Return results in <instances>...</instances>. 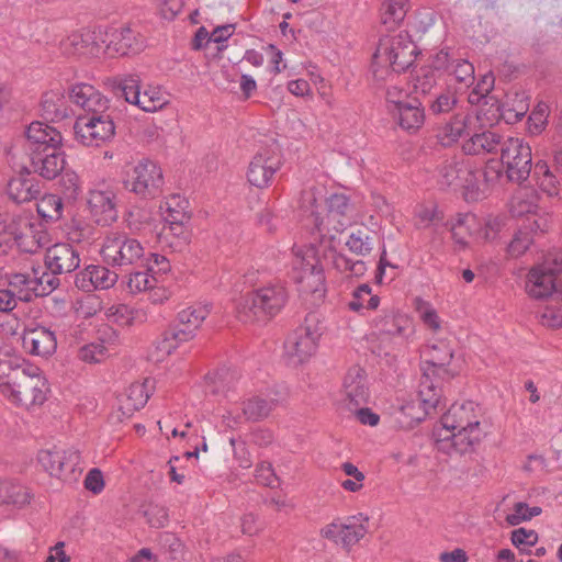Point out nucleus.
<instances>
[{
	"label": "nucleus",
	"mask_w": 562,
	"mask_h": 562,
	"mask_svg": "<svg viewBox=\"0 0 562 562\" xmlns=\"http://www.w3.org/2000/svg\"><path fill=\"white\" fill-rule=\"evenodd\" d=\"M440 423L446 434H438L437 448L447 453L451 450L467 453L485 437L480 424L477 405L471 401L451 405L442 415Z\"/></svg>",
	"instance_id": "1"
},
{
	"label": "nucleus",
	"mask_w": 562,
	"mask_h": 562,
	"mask_svg": "<svg viewBox=\"0 0 562 562\" xmlns=\"http://www.w3.org/2000/svg\"><path fill=\"white\" fill-rule=\"evenodd\" d=\"M286 301L285 286L280 282L270 283L240 297L237 317L243 323H265L278 314Z\"/></svg>",
	"instance_id": "2"
},
{
	"label": "nucleus",
	"mask_w": 562,
	"mask_h": 562,
	"mask_svg": "<svg viewBox=\"0 0 562 562\" xmlns=\"http://www.w3.org/2000/svg\"><path fill=\"white\" fill-rule=\"evenodd\" d=\"M428 359L422 364L420 394L425 402L434 405L442 393V382L459 374L457 369H448L453 358L452 349L445 342L432 345L427 350Z\"/></svg>",
	"instance_id": "3"
},
{
	"label": "nucleus",
	"mask_w": 562,
	"mask_h": 562,
	"mask_svg": "<svg viewBox=\"0 0 562 562\" xmlns=\"http://www.w3.org/2000/svg\"><path fill=\"white\" fill-rule=\"evenodd\" d=\"M100 252L106 265L123 270L142 263L145 257L142 243L123 232L108 234Z\"/></svg>",
	"instance_id": "4"
},
{
	"label": "nucleus",
	"mask_w": 562,
	"mask_h": 562,
	"mask_svg": "<svg viewBox=\"0 0 562 562\" xmlns=\"http://www.w3.org/2000/svg\"><path fill=\"white\" fill-rule=\"evenodd\" d=\"M416 45L405 32L380 38L373 55V63L392 68L394 72H403L415 60Z\"/></svg>",
	"instance_id": "5"
},
{
	"label": "nucleus",
	"mask_w": 562,
	"mask_h": 562,
	"mask_svg": "<svg viewBox=\"0 0 562 562\" xmlns=\"http://www.w3.org/2000/svg\"><path fill=\"white\" fill-rule=\"evenodd\" d=\"M527 293L536 300H543L553 293H562V254L548 256L530 269L526 281Z\"/></svg>",
	"instance_id": "6"
},
{
	"label": "nucleus",
	"mask_w": 562,
	"mask_h": 562,
	"mask_svg": "<svg viewBox=\"0 0 562 562\" xmlns=\"http://www.w3.org/2000/svg\"><path fill=\"white\" fill-rule=\"evenodd\" d=\"M321 336L318 316L315 313H308L304 323L286 339V355L296 363H303L316 352Z\"/></svg>",
	"instance_id": "7"
},
{
	"label": "nucleus",
	"mask_w": 562,
	"mask_h": 562,
	"mask_svg": "<svg viewBox=\"0 0 562 562\" xmlns=\"http://www.w3.org/2000/svg\"><path fill=\"white\" fill-rule=\"evenodd\" d=\"M501 161L506 168L507 179L521 183L528 179L531 171V147L521 138L508 137L502 144Z\"/></svg>",
	"instance_id": "8"
},
{
	"label": "nucleus",
	"mask_w": 562,
	"mask_h": 562,
	"mask_svg": "<svg viewBox=\"0 0 562 562\" xmlns=\"http://www.w3.org/2000/svg\"><path fill=\"white\" fill-rule=\"evenodd\" d=\"M13 384L7 390L5 396L18 405L30 409L40 406L46 401L48 392L47 381L40 373L18 372L13 376Z\"/></svg>",
	"instance_id": "9"
},
{
	"label": "nucleus",
	"mask_w": 562,
	"mask_h": 562,
	"mask_svg": "<svg viewBox=\"0 0 562 562\" xmlns=\"http://www.w3.org/2000/svg\"><path fill=\"white\" fill-rule=\"evenodd\" d=\"M164 177L161 168L151 160H142L134 168L124 186L143 199H154L161 193Z\"/></svg>",
	"instance_id": "10"
},
{
	"label": "nucleus",
	"mask_w": 562,
	"mask_h": 562,
	"mask_svg": "<svg viewBox=\"0 0 562 562\" xmlns=\"http://www.w3.org/2000/svg\"><path fill=\"white\" fill-rule=\"evenodd\" d=\"M76 139L83 146L99 147L115 135V124L111 114L79 116L74 125Z\"/></svg>",
	"instance_id": "11"
},
{
	"label": "nucleus",
	"mask_w": 562,
	"mask_h": 562,
	"mask_svg": "<svg viewBox=\"0 0 562 562\" xmlns=\"http://www.w3.org/2000/svg\"><path fill=\"white\" fill-rule=\"evenodd\" d=\"M293 269L296 271L295 282L304 294H316L321 297L325 292V276L318 259L313 250L304 255H296L293 261Z\"/></svg>",
	"instance_id": "12"
},
{
	"label": "nucleus",
	"mask_w": 562,
	"mask_h": 562,
	"mask_svg": "<svg viewBox=\"0 0 562 562\" xmlns=\"http://www.w3.org/2000/svg\"><path fill=\"white\" fill-rule=\"evenodd\" d=\"M440 183L446 187H461L472 194L483 191L469 159L451 157L439 168Z\"/></svg>",
	"instance_id": "13"
},
{
	"label": "nucleus",
	"mask_w": 562,
	"mask_h": 562,
	"mask_svg": "<svg viewBox=\"0 0 562 562\" xmlns=\"http://www.w3.org/2000/svg\"><path fill=\"white\" fill-rule=\"evenodd\" d=\"M327 212L324 216H316V231L342 232L351 222L352 205L344 193L331 194L326 200Z\"/></svg>",
	"instance_id": "14"
},
{
	"label": "nucleus",
	"mask_w": 562,
	"mask_h": 562,
	"mask_svg": "<svg viewBox=\"0 0 562 562\" xmlns=\"http://www.w3.org/2000/svg\"><path fill=\"white\" fill-rule=\"evenodd\" d=\"M280 167L281 157L279 151L270 147L262 148L252 157L249 164L248 181L259 189L267 188Z\"/></svg>",
	"instance_id": "15"
},
{
	"label": "nucleus",
	"mask_w": 562,
	"mask_h": 562,
	"mask_svg": "<svg viewBox=\"0 0 562 562\" xmlns=\"http://www.w3.org/2000/svg\"><path fill=\"white\" fill-rule=\"evenodd\" d=\"M68 95L75 104L86 112L83 116L110 114L109 99L91 85H75L69 89Z\"/></svg>",
	"instance_id": "16"
},
{
	"label": "nucleus",
	"mask_w": 562,
	"mask_h": 562,
	"mask_svg": "<svg viewBox=\"0 0 562 562\" xmlns=\"http://www.w3.org/2000/svg\"><path fill=\"white\" fill-rule=\"evenodd\" d=\"M38 463L52 476L61 477L66 472H74L80 462V452L69 449L63 450L57 447L41 450L37 456Z\"/></svg>",
	"instance_id": "17"
},
{
	"label": "nucleus",
	"mask_w": 562,
	"mask_h": 562,
	"mask_svg": "<svg viewBox=\"0 0 562 562\" xmlns=\"http://www.w3.org/2000/svg\"><path fill=\"white\" fill-rule=\"evenodd\" d=\"M29 155L32 171L44 179L53 180L65 169L66 159L61 146L33 150Z\"/></svg>",
	"instance_id": "18"
},
{
	"label": "nucleus",
	"mask_w": 562,
	"mask_h": 562,
	"mask_svg": "<svg viewBox=\"0 0 562 562\" xmlns=\"http://www.w3.org/2000/svg\"><path fill=\"white\" fill-rule=\"evenodd\" d=\"M80 265L78 250L66 243H58L46 250V269L55 273H70Z\"/></svg>",
	"instance_id": "19"
},
{
	"label": "nucleus",
	"mask_w": 562,
	"mask_h": 562,
	"mask_svg": "<svg viewBox=\"0 0 562 562\" xmlns=\"http://www.w3.org/2000/svg\"><path fill=\"white\" fill-rule=\"evenodd\" d=\"M442 393L439 392V398L434 405L425 402V396L420 394L418 389V400L408 402L400 407L395 416L396 425L402 429H412L422 423L431 411H436L441 404Z\"/></svg>",
	"instance_id": "20"
},
{
	"label": "nucleus",
	"mask_w": 562,
	"mask_h": 562,
	"mask_svg": "<svg viewBox=\"0 0 562 562\" xmlns=\"http://www.w3.org/2000/svg\"><path fill=\"white\" fill-rule=\"evenodd\" d=\"M88 205L91 215L99 225L108 226L117 220L115 194L112 191H90Z\"/></svg>",
	"instance_id": "21"
},
{
	"label": "nucleus",
	"mask_w": 562,
	"mask_h": 562,
	"mask_svg": "<svg viewBox=\"0 0 562 562\" xmlns=\"http://www.w3.org/2000/svg\"><path fill=\"white\" fill-rule=\"evenodd\" d=\"M342 389L349 404L355 407L367 404L370 393L364 369L360 366L350 367L344 378Z\"/></svg>",
	"instance_id": "22"
},
{
	"label": "nucleus",
	"mask_w": 562,
	"mask_h": 562,
	"mask_svg": "<svg viewBox=\"0 0 562 562\" xmlns=\"http://www.w3.org/2000/svg\"><path fill=\"white\" fill-rule=\"evenodd\" d=\"M106 43L105 53L109 55L117 54L121 56L130 53H137L142 48V43L137 40L135 32L128 26L112 27L105 32Z\"/></svg>",
	"instance_id": "23"
},
{
	"label": "nucleus",
	"mask_w": 562,
	"mask_h": 562,
	"mask_svg": "<svg viewBox=\"0 0 562 562\" xmlns=\"http://www.w3.org/2000/svg\"><path fill=\"white\" fill-rule=\"evenodd\" d=\"M390 114L402 130L409 133L418 131L425 122V110L415 97L400 108L390 109Z\"/></svg>",
	"instance_id": "24"
},
{
	"label": "nucleus",
	"mask_w": 562,
	"mask_h": 562,
	"mask_svg": "<svg viewBox=\"0 0 562 562\" xmlns=\"http://www.w3.org/2000/svg\"><path fill=\"white\" fill-rule=\"evenodd\" d=\"M27 150L46 149V147L61 146L63 137L59 131L43 122H32L26 132Z\"/></svg>",
	"instance_id": "25"
},
{
	"label": "nucleus",
	"mask_w": 562,
	"mask_h": 562,
	"mask_svg": "<svg viewBox=\"0 0 562 562\" xmlns=\"http://www.w3.org/2000/svg\"><path fill=\"white\" fill-rule=\"evenodd\" d=\"M381 335L391 338L407 339L414 333L411 318L398 312H391L381 317L375 324Z\"/></svg>",
	"instance_id": "26"
},
{
	"label": "nucleus",
	"mask_w": 562,
	"mask_h": 562,
	"mask_svg": "<svg viewBox=\"0 0 562 562\" xmlns=\"http://www.w3.org/2000/svg\"><path fill=\"white\" fill-rule=\"evenodd\" d=\"M148 380H145L143 383H133L125 391V393L120 398V407L117 419L122 420L121 417L128 418L134 412L143 408L149 398L147 384Z\"/></svg>",
	"instance_id": "27"
},
{
	"label": "nucleus",
	"mask_w": 562,
	"mask_h": 562,
	"mask_svg": "<svg viewBox=\"0 0 562 562\" xmlns=\"http://www.w3.org/2000/svg\"><path fill=\"white\" fill-rule=\"evenodd\" d=\"M22 341L23 346L29 349L31 353L37 356H48L56 349V338L54 334L44 327L25 331Z\"/></svg>",
	"instance_id": "28"
},
{
	"label": "nucleus",
	"mask_w": 562,
	"mask_h": 562,
	"mask_svg": "<svg viewBox=\"0 0 562 562\" xmlns=\"http://www.w3.org/2000/svg\"><path fill=\"white\" fill-rule=\"evenodd\" d=\"M42 116L58 122L69 116V108L65 94L60 90H50L43 94L41 101Z\"/></svg>",
	"instance_id": "29"
},
{
	"label": "nucleus",
	"mask_w": 562,
	"mask_h": 562,
	"mask_svg": "<svg viewBox=\"0 0 562 562\" xmlns=\"http://www.w3.org/2000/svg\"><path fill=\"white\" fill-rule=\"evenodd\" d=\"M502 144L501 135L492 131H485L474 134L462 145V149L465 155H484L497 153L498 148H502Z\"/></svg>",
	"instance_id": "30"
},
{
	"label": "nucleus",
	"mask_w": 562,
	"mask_h": 562,
	"mask_svg": "<svg viewBox=\"0 0 562 562\" xmlns=\"http://www.w3.org/2000/svg\"><path fill=\"white\" fill-rule=\"evenodd\" d=\"M40 193L36 181L23 175L12 178L8 183V194L18 204L37 199Z\"/></svg>",
	"instance_id": "31"
},
{
	"label": "nucleus",
	"mask_w": 562,
	"mask_h": 562,
	"mask_svg": "<svg viewBox=\"0 0 562 562\" xmlns=\"http://www.w3.org/2000/svg\"><path fill=\"white\" fill-rule=\"evenodd\" d=\"M274 401L261 395H254L241 403L244 420L259 422L269 416L274 408Z\"/></svg>",
	"instance_id": "32"
},
{
	"label": "nucleus",
	"mask_w": 562,
	"mask_h": 562,
	"mask_svg": "<svg viewBox=\"0 0 562 562\" xmlns=\"http://www.w3.org/2000/svg\"><path fill=\"white\" fill-rule=\"evenodd\" d=\"M194 333L179 324L165 330L157 341V349L164 355H170L182 342L191 340Z\"/></svg>",
	"instance_id": "33"
},
{
	"label": "nucleus",
	"mask_w": 562,
	"mask_h": 562,
	"mask_svg": "<svg viewBox=\"0 0 562 562\" xmlns=\"http://www.w3.org/2000/svg\"><path fill=\"white\" fill-rule=\"evenodd\" d=\"M369 518L363 514L353 516L347 519L346 524H341L344 531L341 532V546L349 550L367 533V527L364 522H368Z\"/></svg>",
	"instance_id": "34"
},
{
	"label": "nucleus",
	"mask_w": 562,
	"mask_h": 562,
	"mask_svg": "<svg viewBox=\"0 0 562 562\" xmlns=\"http://www.w3.org/2000/svg\"><path fill=\"white\" fill-rule=\"evenodd\" d=\"M8 284L12 288L16 297L22 301L29 302L35 296V281L34 272L32 273H7Z\"/></svg>",
	"instance_id": "35"
},
{
	"label": "nucleus",
	"mask_w": 562,
	"mask_h": 562,
	"mask_svg": "<svg viewBox=\"0 0 562 562\" xmlns=\"http://www.w3.org/2000/svg\"><path fill=\"white\" fill-rule=\"evenodd\" d=\"M112 86L125 101L131 104L139 102V77L137 75H124L112 79Z\"/></svg>",
	"instance_id": "36"
},
{
	"label": "nucleus",
	"mask_w": 562,
	"mask_h": 562,
	"mask_svg": "<svg viewBox=\"0 0 562 562\" xmlns=\"http://www.w3.org/2000/svg\"><path fill=\"white\" fill-rule=\"evenodd\" d=\"M95 37L93 34L87 33H72L67 36L60 43V48L63 53L67 55H83V54H94L93 48L88 50V45L94 43Z\"/></svg>",
	"instance_id": "37"
},
{
	"label": "nucleus",
	"mask_w": 562,
	"mask_h": 562,
	"mask_svg": "<svg viewBox=\"0 0 562 562\" xmlns=\"http://www.w3.org/2000/svg\"><path fill=\"white\" fill-rule=\"evenodd\" d=\"M26 503H29V492L24 486L11 481L0 483V504L23 506Z\"/></svg>",
	"instance_id": "38"
},
{
	"label": "nucleus",
	"mask_w": 562,
	"mask_h": 562,
	"mask_svg": "<svg viewBox=\"0 0 562 562\" xmlns=\"http://www.w3.org/2000/svg\"><path fill=\"white\" fill-rule=\"evenodd\" d=\"M210 313L211 310L207 305L190 306L179 312L178 323L195 334Z\"/></svg>",
	"instance_id": "39"
},
{
	"label": "nucleus",
	"mask_w": 562,
	"mask_h": 562,
	"mask_svg": "<svg viewBox=\"0 0 562 562\" xmlns=\"http://www.w3.org/2000/svg\"><path fill=\"white\" fill-rule=\"evenodd\" d=\"M408 10V0H384L381 8L382 23L393 27L401 23Z\"/></svg>",
	"instance_id": "40"
},
{
	"label": "nucleus",
	"mask_w": 562,
	"mask_h": 562,
	"mask_svg": "<svg viewBox=\"0 0 562 562\" xmlns=\"http://www.w3.org/2000/svg\"><path fill=\"white\" fill-rule=\"evenodd\" d=\"M166 206L165 221L169 225V229L182 232V226L190 221V216L186 212L187 201H177V198L172 196L166 202Z\"/></svg>",
	"instance_id": "41"
},
{
	"label": "nucleus",
	"mask_w": 562,
	"mask_h": 562,
	"mask_svg": "<svg viewBox=\"0 0 562 562\" xmlns=\"http://www.w3.org/2000/svg\"><path fill=\"white\" fill-rule=\"evenodd\" d=\"M380 299L371 294V288L368 284L359 285L352 293V299L348 303L351 311L360 312L362 310H375L379 306Z\"/></svg>",
	"instance_id": "42"
},
{
	"label": "nucleus",
	"mask_w": 562,
	"mask_h": 562,
	"mask_svg": "<svg viewBox=\"0 0 562 562\" xmlns=\"http://www.w3.org/2000/svg\"><path fill=\"white\" fill-rule=\"evenodd\" d=\"M38 215L46 221H58L63 214L61 198L56 194H47L37 203Z\"/></svg>",
	"instance_id": "43"
},
{
	"label": "nucleus",
	"mask_w": 562,
	"mask_h": 562,
	"mask_svg": "<svg viewBox=\"0 0 562 562\" xmlns=\"http://www.w3.org/2000/svg\"><path fill=\"white\" fill-rule=\"evenodd\" d=\"M35 296H45L52 293L60 284L57 278L58 273L52 271H42L41 268H34Z\"/></svg>",
	"instance_id": "44"
},
{
	"label": "nucleus",
	"mask_w": 562,
	"mask_h": 562,
	"mask_svg": "<svg viewBox=\"0 0 562 562\" xmlns=\"http://www.w3.org/2000/svg\"><path fill=\"white\" fill-rule=\"evenodd\" d=\"M207 386L212 394H225L234 386V375L228 369H221L206 376Z\"/></svg>",
	"instance_id": "45"
},
{
	"label": "nucleus",
	"mask_w": 562,
	"mask_h": 562,
	"mask_svg": "<svg viewBox=\"0 0 562 562\" xmlns=\"http://www.w3.org/2000/svg\"><path fill=\"white\" fill-rule=\"evenodd\" d=\"M474 221L471 214H458L457 218L451 222V235L454 243L460 249L468 246V237L471 235L469 222Z\"/></svg>",
	"instance_id": "46"
},
{
	"label": "nucleus",
	"mask_w": 562,
	"mask_h": 562,
	"mask_svg": "<svg viewBox=\"0 0 562 562\" xmlns=\"http://www.w3.org/2000/svg\"><path fill=\"white\" fill-rule=\"evenodd\" d=\"M90 277L95 285V290H105L112 288L117 281V273L109 270L104 266L90 265L88 266Z\"/></svg>",
	"instance_id": "47"
},
{
	"label": "nucleus",
	"mask_w": 562,
	"mask_h": 562,
	"mask_svg": "<svg viewBox=\"0 0 562 562\" xmlns=\"http://www.w3.org/2000/svg\"><path fill=\"white\" fill-rule=\"evenodd\" d=\"M346 245L350 251L366 256L372 250V238L366 228H359L350 234Z\"/></svg>",
	"instance_id": "48"
},
{
	"label": "nucleus",
	"mask_w": 562,
	"mask_h": 562,
	"mask_svg": "<svg viewBox=\"0 0 562 562\" xmlns=\"http://www.w3.org/2000/svg\"><path fill=\"white\" fill-rule=\"evenodd\" d=\"M465 117L463 115H454L451 121L447 122L441 128L438 136L446 144L457 142L464 132Z\"/></svg>",
	"instance_id": "49"
},
{
	"label": "nucleus",
	"mask_w": 562,
	"mask_h": 562,
	"mask_svg": "<svg viewBox=\"0 0 562 562\" xmlns=\"http://www.w3.org/2000/svg\"><path fill=\"white\" fill-rule=\"evenodd\" d=\"M109 357V349L103 342L85 345L78 350V358L87 363H99Z\"/></svg>",
	"instance_id": "50"
},
{
	"label": "nucleus",
	"mask_w": 562,
	"mask_h": 562,
	"mask_svg": "<svg viewBox=\"0 0 562 562\" xmlns=\"http://www.w3.org/2000/svg\"><path fill=\"white\" fill-rule=\"evenodd\" d=\"M541 512L542 509L538 506L529 507L528 504L518 502L514 505V513L506 516V522L509 526H517L522 521L539 516Z\"/></svg>",
	"instance_id": "51"
},
{
	"label": "nucleus",
	"mask_w": 562,
	"mask_h": 562,
	"mask_svg": "<svg viewBox=\"0 0 562 562\" xmlns=\"http://www.w3.org/2000/svg\"><path fill=\"white\" fill-rule=\"evenodd\" d=\"M166 103V100L161 91L157 88H150L139 93V102L135 105L140 108L145 112H155L161 109Z\"/></svg>",
	"instance_id": "52"
},
{
	"label": "nucleus",
	"mask_w": 562,
	"mask_h": 562,
	"mask_svg": "<svg viewBox=\"0 0 562 562\" xmlns=\"http://www.w3.org/2000/svg\"><path fill=\"white\" fill-rule=\"evenodd\" d=\"M319 192L316 188H308L302 191L300 198V209L307 215L314 217L316 227V216H322L318 212Z\"/></svg>",
	"instance_id": "53"
},
{
	"label": "nucleus",
	"mask_w": 562,
	"mask_h": 562,
	"mask_svg": "<svg viewBox=\"0 0 562 562\" xmlns=\"http://www.w3.org/2000/svg\"><path fill=\"white\" fill-rule=\"evenodd\" d=\"M532 241L533 236H530L528 231L519 228L509 243L507 252L510 257H520L529 249Z\"/></svg>",
	"instance_id": "54"
},
{
	"label": "nucleus",
	"mask_w": 562,
	"mask_h": 562,
	"mask_svg": "<svg viewBox=\"0 0 562 562\" xmlns=\"http://www.w3.org/2000/svg\"><path fill=\"white\" fill-rule=\"evenodd\" d=\"M448 74L452 75L461 83L469 85L474 81V67L465 59L456 58Z\"/></svg>",
	"instance_id": "55"
},
{
	"label": "nucleus",
	"mask_w": 562,
	"mask_h": 562,
	"mask_svg": "<svg viewBox=\"0 0 562 562\" xmlns=\"http://www.w3.org/2000/svg\"><path fill=\"white\" fill-rule=\"evenodd\" d=\"M535 175L540 179V186L544 191L552 194L555 191L559 181L557 176L552 173L548 164L539 160L535 165Z\"/></svg>",
	"instance_id": "56"
},
{
	"label": "nucleus",
	"mask_w": 562,
	"mask_h": 562,
	"mask_svg": "<svg viewBox=\"0 0 562 562\" xmlns=\"http://www.w3.org/2000/svg\"><path fill=\"white\" fill-rule=\"evenodd\" d=\"M60 187L67 199L75 200L80 193L79 177L74 171H65L60 178Z\"/></svg>",
	"instance_id": "57"
},
{
	"label": "nucleus",
	"mask_w": 562,
	"mask_h": 562,
	"mask_svg": "<svg viewBox=\"0 0 562 562\" xmlns=\"http://www.w3.org/2000/svg\"><path fill=\"white\" fill-rule=\"evenodd\" d=\"M457 102L458 100L454 94L450 92L441 93L431 102L429 111L434 115L445 114L450 112Z\"/></svg>",
	"instance_id": "58"
},
{
	"label": "nucleus",
	"mask_w": 562,
	"mask_h": 562,
	"mask_svg": "<svg viewBox=\"0 0 562 562\" xmlns=\"http://www.w3.org/2000/svg\"><path fill=\"white\" fill-rule=\"evenodd\" d=\"M456 60L448 49H441L430 57V69L435 71L449 72L452 61Z\"/></svg>",
	"instance_id": "59"
},
{
	"label": "nucleus",
	"mask_w": 562,
	"mask_h": 562,
	"mask_svg": "<svg viewBox=\"0 0 562 562\" xmlns=\"http://www.w3.org/2000/svg\"><path fill=\"white\" fill-rule=\"evenodd\" d=\"M436 85V74L428 67L420 68L415 78V89L422 93H428Z\"/></svg>",
	"instance_id": "60"
},
{
	"label": "nucleus",
	"mask_w": 562,
	"mask_h": 562,
	"mask_svg": "<svg viewBox=\"0 0 562 562\" xmlns=\"http://www.w3.org/2000/svg\"><path fill=\"white\" fill-rule=\"evenodd\" d=\"M153 281L154 279H150L147 272L137 271L130 276L127 286L130 291L133 293L143 292L153 288Z\"/></svg>",
	"instance_id": "61"
},
{
	"label": "nucleus",
	"mask_w": 562,
	"mask_h": 562,
	"mask_svg": "<svg viewBox=\"0 0 562 562\" xmlns=\"http://www.w3.org/2000/svg\"><path fill=\"white\" fill-rule=\"evenodd\" d=\"M256 480L258 483L269 487H276L279 483V479L274 474L272 465L265 462L257 467Z\"/></svg>",
	"instance_id": "62"
},
{
	"label": "nucleus",
	"mask_w": 562,
	"mask_h": 562,
	"mask_svg": "<svg viewBox=\"0 0 562 562\" xmlns=\"http://www.w3.org/2000/svg\"><path fill=\"white\" fill-rule=\"evenodd\" d=\"M538 541V533L535 530L518 528L512 532V542L515 547L521 546L532 547Z\"/></svg>",
	"instance_id": "63"
},
{
	"label": "nucleus",
	"mask_w": 562,
	"mask_h": 562,
	"mask_svg": "<svg viewBox=\"0 0 562 562\" xmlns=\"http://www.w3.org/2000/svg\"><path fill=\"white\" fill-rule=\"evenodd\" d=\"M145 515L148 524L154 528H162L168 521L167 509L161 506H150Z\"/></svg>",
	"instance_id": "64"
}]
</instances>
